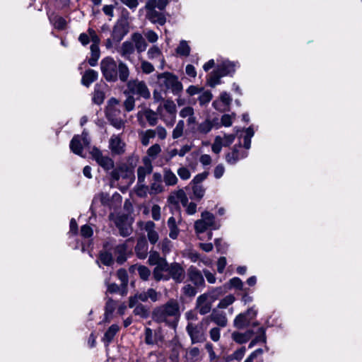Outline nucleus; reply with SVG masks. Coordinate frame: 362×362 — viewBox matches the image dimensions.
I'll return each instance as SVG.
<instances>
[{
	"mask_svg": "<svg viewBox=\"0 0 362 362\" xmlns=\"http://www.w3.org/2000/svg\"><path fill=\"white\" fill-rule=\"evenodd\" d=\"M107 118L110 124L117 129H120L124 125V122L120 118L113 117L108 115H107Z\"/></svg>",
	"mask_w": 362,
	"mask_h": 362,
	"instance_id": "59",
	"label": "nucleus"
},
{
	"mask_svg": "<svg viewBox=\"0 0 362 362\" xmlns=\"http://www.w3.org/2000/svg\"><path fill=\"white\" fill-rule=\"evenodd\" d=\"M135 48L132 42L125 41L122 43L121 47V55L127 57L134 52Z\"/></svg>",
	"mask_w": 362,
	"mask_h": 362,
	"instance_id": "40",
	"label": "nucleus"
},
{
	"mask_svg": "<svg viewBox=\"0 0 362 362\" xmlns=\"http://www.w3.org/2000/svg\"><path fill=\"white\" fill-rule=\"evenodd\" d=\"M128 16V11L124 8L122 17L117 21L113 26L111 37L115 42H119L129 31Z\"/></svg>",
	"mask_w": 362,
	"mask_h": 362,
	"instance_id": "4",
	"label": "nucleus"
},
{
	"mask_svg": "<svg viewBox=\"0 0 362 362\" xmlns=\"http://www.w3.org/2000/svg\"><path fill=\"white\" fill-rule=\"evenodd\" d=\"M163 271L160 270L158 267H155L153 271V276L156 281H160L161 280L168 281L170 279V276L168 275H163L161 272Z\"/></svg>",
	"mask_w": 362,
	"mask_h": 362,
	"instance_id": "53",
	"label": "nucleus"
},
{
	"mask_svg": "<svg viewBox=\"0 0 362 362\" xmlns=\"http://www.w3.org/2000/svg\"><path fill=\"white\" fill-rule=\"evenodd\" d=\"M134 315L140 316L142 319H147L150 316V310L146 305L138 303L133 310Z\"/></svg>",
	"mask_w": 362,
	"mask_h": 362,
	"instance_id": "35",
	"label": "nucleus"
},
{
	"mask_svg": "<svg viewBox=\"0 0 362 362\" xmlns=\"http://www.w3.org/2000/svg\"><path fill=\"white\" fill-rule=\"evenodd\" d=\"M257 310L250 307L243 313L237 315L233 320V327L238 329H243L250 326L251 322L256 318Z\"/></svg>",
	"mask_w": 362,
	"mask_h": 362,
	"instance_id": "6",
	"label": "nucleus"
},
{
	"mask_svg": "<svg viewBox=\"0 0 362 362\" xmlns=\"http://www.w3.org/2000/svg\"><path fill=\"white\" fill-rule=\"evenodd\" d=\"M117 276L118 279L122 281V285H127L129 277L127 272L125 269L120 268L117 272Z\"/></svg>",
	"mask_w": 362,
	"mask_h": 362,
	"instance_id": "56",
	"label": "nucleus"
},
{
	"mask_svg": "<svg viewBox=\"0 0 362 362\" xmlns=\"http://www.w3.org/2000/svg\"><path fill=\"white\" fill-rule=\"evenodd\" d=\"M254 334L255 332L252 329H247L243 333L235 331L232 333L231 337L237 344H243L250 341Z\"/></svg>",
	"mask_w": 362,
	"mask_h": 362,
	"instance_id": "18",
	"label": "nucleus"
},
{
	"mask_svg": "<svg viewBox=\"0 0 362 362\" xmlns=\"http://www.w3.org/2000/svg\"><path fill=\"white\" fill-rule=\"evenodd\" d=\"M176 53L182 57H188L190 54L191 48L186 40H181L177 47Z\"/></svg>",
	"mask_w": 362,
	"mask_h": 362,
	"instance_id": "37",
	"label": "nucleus"
},
{
	"mask_svg": "<svg viewBox=\"0 0 362 362\" xmlns=\"http://www.w3.org/2000/svg\"><path fill=\"white\" fill-rule=\"evenodd\" d=\"M98 74L96 71L89 69L86 70L81 78V83L86 87H89L92 83L98 79Z\"/></svg>",
	"mask_w": 362,
	"mask_h": 362,
	"instance_id": "24",
	"label": "nucleus"
},
{
	"mask_svg": "<svg viewBox=\"0 0 362 362\" xmlns=\"http://www.w3.org/2000/svg\"><path fill=\"white\" fill-rule=\"evenodd\" d=\"M98 84L95 86L94 95L93 96V103L96 105H101L105 100V93L103 90L97 89Z\"/></svg>",
	"mask_w": 362,
	"mask_h": 362,
	"instance_id": "43",
	"label": "nucleus"
},
{
	"mask_svg": "<svg viewBox=\"0 0 362 362\" xmlns=\"http://www.w3.org/2000/svg\"><path fill=\"white\" fill-rule=\"evenodd\" d=\"M226 289L235 288L239 291H249V288L243 287V283L239 277H233L229 281L224 284Z\"/></svg>",
	"mask_w": 362,
	"mask_h": 362,
	"instance_id": "27",
	"label": "nucleus"
},
{
	"mask_svg": "<svg viewBox=\"0 0 362 362\" xmlns=\"http://www.w3.org/2000/svg\"><path fill=\"white\" fill-rule=\"evenodd\" d=\"M127 246L125 244L118 245L115 249V252L118 254L116 261L117 264H122L127 261L126 255Z\"/></svg>",
	"mask_w": 362,
	"mask_h": 362,
	"instance_id": "38",
	"label": "nucleus"
},
{
	"mask_svg": "<svg viewBox=\"0 0 362 362\" xmlns=\"http://www.w3.org/2000/svg\"><path fill=\"white\" fill-rule=\"evenodd\" d=\"M141 230L144 229L147 231V236L151 244L154 245L158 240V234L154 230V228H140Z\"/></svg>",
	"mask_w": 362,
	"mask_h": 362,
	"instance_id": "46",
	"label": "nucleus"
},
{
	"mask_svg": "<svg viewBox=\"0 0 362 362\" xmlns=\"http://www.w3.org/2000/svg\"><path fill=\"white\" fill-rule=\"evenodd\" d=\"M168 357L169 362H180V354L183 347L178 340H171L169 342Z\"/></svg>",
	"mask_w": 362,
	"mask_h": 362,
	"instance_id": "11",
	"label": "nucleus"
},
{
	"mask_svg": "<svg viewBox=\"0 0 362 362\" xmlns=\"http://www.w3.org/2000/svg\"><path fill=\"white\" fill-rule=\"evenodd\" d=\"M136 161L133 157L129 156L127 163L119 164L110 172V182H117L122 177L124 180H129L130 183H132L135 180L134 169Z\"/></svg>",
	"mask_w": 362,
	"mask_h": 362,
	"instance_id": "3",
	"label": "nucleus"
},
{
	"mask_svg": "<svg viewBox=\"0 0 362 362\" xmlns=\"http://www.w3.org/2000/svg\"><path fill=\"white\" fill-rule=\"evenodd\" d=\"M47 16L49 23L57 30H64L66 28L67 22L65 18L57 14L50 9L47 11Z\"/></svg>",
	"mask_w": 362,
	"mask_h": 362,
	"instance_id": "10",
	"label": "nucleus"
},
{
	"mask_svg": "<svg viewBox=\"0 0 362 362\" xmlns=\"http://www.w3.org/2000/svg\"><path fill=\"white\" fill-rule=\"evenodd\" d=\"M188 276L189 280L197 286H204L205 281L201 272L194 266H191L188 269Z\"/></svg>",
	"mask_w": 362,
	"mask_h": 362,
	"instance_id": "17",
	"label": "nucleus"
},
{
	"mask_svg": "<svg viewBox=\"0 0 362 362\" xmlns=\"http://www.w3.org/2000/svg\"><path fill=\"white\" fill-rule=\"evenodd\" d=\"M168 272V276H170L176 283H181L185 279V269L177 262L171 263Z\"/></svg>",
	"mask_w": 362,
	"mask_h": 362,
	"instance_id": "13",
	"label": "nucleus"
},
{
	"mask_svg": "<svg viewBox=\"0 0 362 362\" xmlns=\"http://www.w3.org/2000/svg\"><path fill=\"white\" fill-rule=\"evenodd\" d=\"M108 218L110 221L115 223V226H132L134 221V218L131 214L121 211L111 212Z\"/></svg>",
	"mask_w": 362,
	"mask_h": 362,
	"instance_id": "9",
	"label": "nucleus"
},
{
	"mask_svg": "<svg viewBox=\"0 0 362 362\" xmlns=\"http://www.w3.org/2000/svg\"><path fill=\"white\" fill-rule=\"evenodd\" d=\"M211 322H214L219 327H225L228 324V320L226 314L223 312H218L216 309L212 310L209 315Z\"/></svg>",
	"mask_w": 362,
	"mask_h": 362,
	"instance_id": "21",
	"label": "nucleus"
},
{
	"mask_svg": "<svg viewBox=\"0 0 362 362\" xmlns=\"http://www.w3.org/2000/svg\"><path fill=\"white\" fill-rule=\"evenodd\" d=\"M115 308L116 301H115L112 298H109L106 301L105 306V320L106 322H110V318L112 317Z\"/></svg>",
	"mask_w": 362,
	"mask_h": 362,
	"instance_id": "31",
	"label": "nucleus"
},
{
	"mask_svg": "<svg viewBox=\"0 0 362 362\" xmlns=\"http://www.w3.org/2000/svg\"><path fill=\"white\" fill-rule=\"evenodd\" d=\"M156 132L153 129H148L145 132L141 139V141L143 146H148L149 144L150 139H153L156 136Z\"/></svg>",
	"mask_w": 362,
	"mask_h": 362,
	"instance_id": "48",
	"label": "nucleus"
},
{
	"mask_svg": "<svg viewBox=\"0 0 362 362\" xmlns=\"http://www.w3.org/2000/svg\"><path fill=\"white\" fill-rule=\"evenodd\" d=\"M129 76V70L126 64L120 61L117 66V77L122 82H126Z\"/></svg>",
	"mask_w": 362,
	"mask_h": 362,
	"instance_id": "33",
	"label": "nucleus"
},
{
	"mask_svg": "<svg viewBox=\"0 0 362 362\" xmlns=\"http://www.w3.org/2000/svg\"><path fill=\"white\" fill-rule=\"evenodd\" d=\"M242 146L241 142L240 141L238 144H235L231 152L228 153L226 155V160L229 164H235L239 160V150L238 148Z\"/></svg>",
	"mask_w": 362,
	"mask_h": 362,
	"instance_id": "28",
	"label": "nucleus"
},
{
	"mask_svg": "<svg viewBox=\"0 0 362 362\" xmlns=\"http://www.w3.org/2000/svg\"><path fill=\"white\" fill-rule=\"evenodd\" d=\"M216 70L222 77L230 76L233 77L235 73V64L233 62L226 60L218 64Z\"/></svg>",
	"mask_w": 362,
	"mask_h": 362,
	"instance_id": "12",
	"label": "nucleus"
},
{
	"mask_svg": "<svg viewBox=\"0 0 362 362\" xmlns=\"http://www.w3.org/2000/svg\"><path fill=\"white\" fill-rule=\"evenodd\" d=\"M218 100L221 101V104H223V107L227 109V111H228L233 100L230 95L226 91H223L221 93Z\"/></svg>",
	"mask_w": 362,
	"mask_h": 362,
	"instance_id": "44",
	"label": "nucleus"
},
{
	"mask_svg": "<svg viewBox=\"0 0 362 362\" xmlns=\"http://www.w3.org/2000/svg\"><path fill=\"white\" fill-rule=\"evenodd\" d=\"M213 98V95L210 90H205L203 92L198 98L199 105L203 106L209 103Z\"/></svg>",
	"mask_w": 362,
	"mask_h": 362,
	"instance_id": "49",
	"label": "nucleus"
},
{
	"mask_svg": "<svg viewBox=\"0 0 362 362\" xmlns=\"http://www.w3.org/2000/svg\"><path fill=\"white\" fill-rule=\"evenodd\" d=\"M148 192V187L146 185H136L135 187L136 194L141 198H145L147 197Z\"/></svg>",
	"mask_w": 362,
	"mask_h": 362,
	"instance_id": "51",
	"label": "nucleus"
},
{
	"mask_svg": "<svg viewBox=\"0 0 362 362\" xmlns=\"http://www.w3.org/2000/svg\"><path fill=\"white\" fill-rule=\"evenodd\" d=\"M215 216L214 215L207 211L202 213V218L197 220L194 226H215Z\"/></svg>",
	"mask_w": 362,
	"mask_h": 362,
	"instance_id": "20",
	"label": "nucleus"
},
{
	"mask_svg": "<svg viewBox=\"0 0 362 362\" xmlns=\"http://www.w3.org/2000/svg\"><path fill=\"white\" fill-rule=\"evenodd\" d=\"M221 76L220 74L216 69H214L211 72L209 78H207V84L210 87L214 88L216 85L221 83Z\"/></svg>",
	"mask_w": 362,
	"mask_h": 362,
	"instance_id": "39",
	"label": "nucleus"
},
{
	"mask_svg": "<svg viewBox=\"0 0 362 362\" xmlns=\"http://www.w3.org/2000/svg\"><path fill=\"white\" fill-rule=\"evenodd\" d=\"M138 272H139L140 278L144 281H147L151 274L150 269L144 265L139 266Z\"/></svg>",
	"mask_w": 362,
	"mask_h": 362,
	"instance_id": "55",
	"label": "nucleus"
},
{
	"mask_svg": "<svg viewBox=\"0 0 362 362\" xmlns=\"http://www.w3.org/2000/svg\"><path fill=\"white\" fill-rule=\"evenodd\" d=\"M182 292L185 296L192 298L196 296L197 291L196 288L193 287L190 284H187L182 288Z\"/></svg>",
	"mask_w": 362,
	"mask_h": 362,
	"instance_id": "61",
	"label": "nucleus"
},
{
	"mask_svg": "<svg viewBox=\"0 0 362 362\" xmlns=\"http://www.w3.org/2000/svg\"><path fill=\"white\" fill-rule=\"evenodd\" d=\"M192 192L194 197L198 200H200L204 196L205 189L202 185H194Z\"/></svg>",
	"mask_w": 362,
	"mask_h": 362,
	"instance_id": "58",
	"label": "nucleus"
},
{
	"mask_svg": "<svg viewBox=\"0 0 362 362\" xmlns=\"http://www.w3.org/2000/svg\"><path fill=\"white\" fill-rule=\"evenodd\" d=\"M98 259L100 262L107 267L112 266L114 264V259L112 252L107 250H100L98 254Z\"/></svg>",
	"mask_w": 362,
	"mask_h": 362,
	"instance_id": "29",
	"label": "nucleus"
},
{
	"mask_svg": "<svg viewBox=\"0 0 362 362\" xmlns=\"http://www.w3.org/2000/svg\"><path fill=\"white\" fill-rule=\"evenodd\" d=\"M147 18L153 23H158L160 25H164L166 23L165 15L160 12L153 10L147 11Z\"/></svg>",
	"mask_w": 362,
	"mask_h": 362,
	"instance_id": "25",
	"label": "nucleus"
},
{
	"mask_svg": "<svg viewBox=\"0 0 362 362\" xmlns=\"http://www.w3.org/2000/svg\"><path fill=\"white\" fill-rule=\"evenodd\" d=\"M117 64L112 57L103 58L100 62V69L103 77L108 82L117 81Z\"/></svg>",
	"mask_w": 362,
	"mask_h": 362,
	"instance_id": "5",
	"label": "nucleus"
},
{
	"mask_svg": "<svg viewBox=\"0 0 362 362\" xmlns=\"http://www.w3.org/2000/svg\"><path fill=\"white\" fill-rule=\"evenodd\" d=\"M148 243L145 237L141 236L137 239L135 246V252L139 259H145L147 256Z\"/></svg>",
	"mask_w": 362,
	"mask_h": 362,
	"instance_id": "19",
	"label": "nucleus"
},
{
	"mask_svg": "<svg viewBox=\"0 0 362 362\" xmlns=\"http://www.w3.org/2000/svg\"><path fill=\"white\" fill-rule=\"evenodd\" d=\"M92 158L105 171L108 172L115 169V162L112 158L108 156H103L101 150L96 146H93L90 151Z\"/></svg>",
	"mask_w": 362,
	"mask_h": 362,
	"instance_id": "7",
	"label": "nucleus"
},
{
	"mask_svg": "<svg viewBox=\"0 0 362 362\" xmlns=\"http://www.w3.org/2000/svg\"><path fill=\"white\" fill-rule=\"evenodd\" d=\"M145 343L148 345H153L157 343V340L153 339V332L152 329L149 327L145 328Z\"/></svg>",
	"mask_w": 362,
	"mask_h": 362,
	"instance_id": "60",
	"label": "nucleus"
},
{
	"mask_svg": "<svg viewBox=\"0 0 362 362\" xmlns=\"http://www.w3.org/2000/svg\"><path fill=\"white\" fill-rule=\"evenodd\" d=\"M208 298L207 293L200 295L196 302V309L200 315H204L209 313L211 310V302H206Z\"/></svg>",
	"mask_w": 362,
	"mask_h": 362,
	"instance_id": "15",
	"label": "nucleus"
},
{
	"mask_svg": "<svg viewBox=\"0 0 362 362\" xmlns=\"http://www.w3.org/2000/svg\"><path fill=\"white\" fill-rule=\"evenodd\" d=\"M143 163L144 166H139L137 169V175H140L142 176H145L147 174L151 173L153 170V166L151 164V160L148 157H144L143 158Z\"/></svg>",
	"mask_w": 362,
	"mask_h": 362,
	"instance_id": "32",
	"label": "nucleus"
},
{
	"mask_svg": "<svg viewBox=\"0 0 362 362\" xmlns=\"http://www.w3.org/2000/svg\"><path fill=\"white\" fill-rule=\"evenodd\" d=\"M109 148L113 155H122L125 151V144L119 136H112L110 139Z\"/></svg>",
	"mask_w": 362,
	"mask_h": 362,
	"instance_id": "16",
	"label": "nucleus"
},
{
	"mask_svg": "<svg viewBox=\"0 0 362 362\" xmlns=\"http://www.w3.org/2000/svg\"><path fill=\"white\" fill-rule=\"evenodd\" d=\"M158 83L160 88V91L165 94L171 92L174 95L180 96L183 90V85L179 81L178 76L169 71H165L158 74Z\"/></svg>",
	"mask_w": 362,
	"mask_h": 362,
	"instance_id": "2",
	"label": "nucleus"
},
{
	"mask_svg": "<svg viewBox=\"0 0 362 362\" xmlns=\"http://www.w3.org/2000/svg\"><path fill=\"white\" fill-rule=\"evenodd\" d=\"M264 350L262 348H258L253 351L245 360L244 362H264L262 355Z\"/></svg>",
	"mask_w": 362,
	"mask_h": 362,
	"instance_id": "36",
	"label": "nucleus"
},
{
	"mask_svg": "<svg viewBox=\"0 0 362 362\" xmlns=\"http://www.w3.org/2000/svg\"><path fill=\"white\" fill-rule=\"evenodd\" d=\"M119 327L117 324H113L106 330L104 334L103 341L107 344L110 343L116 334L119 332Z\"/></svg>",
	"mask_w": 362,
	"mask_h": 362,
	"instance_id": "34",
	"label": "nucleus"
},
{
	"mask_svg": "<svg viewBox=\"0 0 362 362\" xmlns=\"http://www.w3.org/2000/svg\"><path fill=\"white\" fill-rule=\"evenodd\" d=\"M184 127V121L179 120L175 128L173 131L172 136L174 139H178L182 136Z\"/></svg>",
	"mask_w": 362,
	"mask_h": 362,
	"instance_id": "47",
	"label": "nucleus"
},
{
	"mask_svg": "<svg viewBox=\"0 0 362 362\" xmlns=\"http://www.w3.org/2000/svg\"><path fill=\"white\" fill-rule=\"evenodd\" d=\"M90 49L91 56L88 62L90 66H95L100 56V47L96 45H91Z\"/></svg>",
	"mask_w": 362,
	"mask_h": 362,
	"instance_id": "30",
	"label": "nucleus"
},
{
	"mask_svg": "<svg viewBox=\"0 0 362 362\" xmlns=\"http://www.w3.org/2000/svg\"><path fill=\"white\" fill-rule=\"evenodd\" d=\"M186 331L191 339L192 344L201 343L206 340L205 334L198 330L192 323L187 324Z\"/></svg>",
	"mask_w": 362,
	"mask_h": 362,
	"instance_id": "14",
	"label": "nucleus"
},
{
	"mask_svg": "<svg viewBox=\"0 0 362 362\" xmlns=\"http://www.w3.org/2000/svg\"><path fill=\"white\" fill-rule=\"evenodd\" d=\"M199 354V349L198 347H193L189 351V352L186 353L185 357L191 362H194L198 361Z\"/></svg>",
	"mask_w": 362,
	"mask_h": 362,
	"instance_id": "50",
	"label": "nucleus"
},
{
	"mask_svg": "<svg viewBox=\"0 0 362 362\" xmlns=\"http://www.w3.org/2000/svg\"><path fill=\"white\" fill-rule=\"evenodd\" d=\"M223 144H222V138L220 136H216L214 139V142L211 146V150L214 153H219L221 151Z\"/></svg>",
	"mask_w": 362,
	"mask_h": 362,
	"instance_id": "57",
	"label": "nucleus"
},
{
	"mask_svg": "<svg viewBox=\"0 0 362 362\" xmlns=\"http://www.w3.org/2000/svg\"><path fill=\"white\" fill-rule=\"evenodd\" d=\"M161 151V148L159 144H155L148 148L147 154L151 158H156L158 154Z\"/></svg>",
	"mask_w": 362,
	"mask_h": 362,
	"instance_id": "62",
	"label": "nucleus"
},
{
	"mask_svg": "<svg viewBox=\"0 0 362 362\" xmlns=\"http://www.w3.org/2000/svg\"><path fill=\"white\" fill-rule=\"evenodd\" d=\"M127 86L129 93L132 94L136 93L144 99L150 98L151 93L144 81L132 80L127 82Z\"/></svg>",
	"mask_w": 362,
	"mask_h": 362,
	"instance_id": "8",
	"label": "nucleus"
},
{
	"mask_svg": "<svg viewBox=\"0 0 362 362\" xmlns=\"http://www.w3.org/2000/svg\"><path fill=\"white\" fill-rule=\"evenodd\" d=\"M208 175H209V172H207V171H204L202 173H199L194 177V178L191 181V183H192L194 185L200 184L201 182H202L204 180H206L207 178Z\"/></svg>",
	"mask_w": 362,
	"mask_h": 362,
	"instance_id": "64",
	"label": "nucleus"
},
{
	"mask_svg": "<svg viewBox=\"0 0 362 362\" xmlns=\"http://www.w3.org/2000/svg\"><path fill=\"white\" fill-rule=\"evenodd\" d=\"M180 317V305L177 300L170 298L165 304L153 308L151 318L156 323H165L176 329Z\"/></svg>",
	"mask_w": 362,
	"mask_h": 362,
	"instance_id": "1",
	"label": "nucleus"
},
{
	"mask_svg": "<svg viewBox=\"0 0 362 362\" xmlns=\"http://www.w3.org/2000/svg\"><path fill=\"white\" fill-rule=\"evenodd\" d=\"M212 129V124L209 119H206L198 126V130L202 134H207Z\"/></svg>",
	"mask_w": 362,
	"mask_h": 362,
	"instance_id": "54",
	"label": "nucleus"
},
{
	"mask_svg": "<svg viewBox=\"0 0 362 362\" xmlns=\"http://www.w3.org/2000/svg\"><path fill=\"white\" fill-rule=\"evenodd\" d=\"M81 141V136L78 134H75L71 139L69 147L71 151L76 155L84 157L83 156V146Z\"/></svg>",
	"mask_w": 362,
	"mask_h": 362,
	"instance_id": "22",
	"label": "nucleus"
},
{
	"mask_svg": "<svg viewBox=\"0 0 362 362\" xmlns=\"http://www.w3.org/2000/svg\"><path fill=\"white\" fill-rule=\"evenodd\" d=\"M132 40L135 43V47L139 53L144 52L147 47V42L139 33H134L132 35Z\"/></svg>",
	"mask_w": 362,
	"mask_h": 362,
	"instance_id": "23",
	"label": "nucleus"
},
{
	"mask_svg": "<svg viewBox=\"0 0 362 362\" xmlns=\"http://www.w3.org/2000/svg\"><path fill=\"white\" fill-rule=\"evenodd\" d=\"M176 197L177 199L181 202L182 205L183 206H186L188 203V197H187L185 192L183 189H180L178 191L176 192Z\"/></svg>",
	"mask_w": 362,
	"mask_h": 362,
	"instance_id": "63",
	"label": "nucleus"
},
{
	"mask_svg": "<svg viewBox=\"0 0 362 362\" xmlns=\"http://www.w3.org/2000/svg\"><path fill=\"white\" fill-rule=\"evenodd\" d=\"M164 182L168 186L175 185L177 182V178L176 175L170 169L165 172Z\"/></svg>",
	"mask_w": 362,
	"mask_h": 362,
	"instance_id": "41",
	"label": "nucleus"
},
{
	"mask_svg": "<svg viewBox=\"0 0 362 362\" xmlns=\"http://www.w3.org/2000/svg\"><path fill=\"white\" fill-rule=\"evenodd\" d=\"M235 300V296L233 294H229L219 301L217 308L220 309L227 308L230 305L233 304Z\"/></svg>",
	"mask_w": 362,
	"mask_h": 362,
	"instance_id": "42",
	"label": "nucleus"
},
{
	"mask_svg": "<svg viewBox=\"0 0 362 362\" xmlns=\"http://www.w3.org/2000/svg\"><path fill=\"white\" fill-rule=\"evenodd\" d=\"M214 244L218 252L221 254H226L228 250V245L223 242L221 238H216L214 240Z\"/></svg>",
	"mask_w": 362,
	"mask_h": 362,
	"instance_id": "52",
	"label": "nucleus"
},
{
	"mask_svg": "<svg viewBox=\"0 0 362 362\" xmlns=\"http://www.w3.org/2000/svg\"><path fill=\"white\" fill-rule=\"evenodd\" d=\"M219 228H194L195 233L199 240H211L213 236L212 230H216Z\"/></svg>",
	"mask_w": 362,
	"mask_h": 362,
	"instance_id": "26",
	"label": "nucleus"
},
{
	"mask_svg": "<svg viewBox=\"0 0 362 362\" xmlns=\"http://www.w3.org/2000/svg\"><path fill=\"white\" fill-rule=\"evenodd\" d=\"M145 117L150 126H155L158 122L156 113L151 109H147L144 112Z\"/></svg>",
	"mask_w": 362,
	"mask_h": 362,
	"instance_id": "45",
	"label": "nucleus"
}]
</instances>
